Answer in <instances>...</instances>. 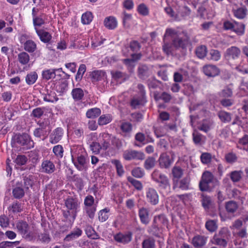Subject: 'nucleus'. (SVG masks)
<instances>
[{"label":"nucleus","instance_id":"1","mask_svg":"<svg viewBox=\"0 0 248 248\" xmlns=\"http://www.w3.org/2000/svg\"><path fill=\"white\" fill-rule=\"evenodd\" d=\"M168 36H170L173 38L172 45L175 48H184L188 43L187 37L184 33L178 32L173 29H166L164 37Z\"/></svg>","mask_w":248,"mask_h":248},{"label":"nucleus","instance_id":"2","mask_svg":"<svg viewBox=\"0 0 248 248\" xmlns=\"http://www.w3.org/2000/svg\"><path fill=\"white\" fill-rule=\"evenodd\" d=\"M65 206L66 211L63 212V216L66 218L72 217L74 220L80 210V202L75 197H68L65 200Z\"/></svg>","mask_w":248,"mask_h":248},{"label":"nucleus","instance_id":"3","mask_svg":"<svg viewBox=\"0 0 248 248\" xmlns=\"http://www.w3.org/2000/svg\"><path fill=\"white\" fill-rule=\"evenodd\" d=\"M152 179L159 184V186L161 189H167L170 188L169 180L167 176L160 173L157 170H155L151 175Z\"/></svg>","mask_w":248,"mask_h":248},{"label":"nucleus","instance_id":"4","mask_svg":"<svg viewBox=\"0 0 248 248\" xmlns=\"http://www.w3.org/2000/svg\"><path fill=\"white\" fill-rule=\"evenodd\" d=\"M123 157L126 161L132 160H142L145 158L144 153L141 151L132 149L126 150L123 152Z\"/></svg>","mask_w":248,"mask_h":248},{"label":"nucleus","instance_id":"5","mask_svg":"<svg viewBox=\"0 0 248 248\" xmlns=\"http://www.w3.org/2000/svg\"><path fill=\"white\" fill-rule=\"evenodd\" d=\"M213 179V176L211 172L209 171L204 172L202 174V180L199 184L201 190L207 191L209 190L211 187L210 185Z\"/></svg>","mask_w":248,"mask_h":248},{"label":"nucleus","instance_id":"6","mask_svg":"<svg viewBox=\"0 0 248 248\" xmlns=\"http://www.w3.org/2000/svg\"><path fill=\"white\" fill-rule=\"evenodd\" d=\"M168 224V220L164 215H159L155 216L154 219V223L153 228L155 231H153V234L156 236H159V232H156L159 228L162 226H167Z\"/></svg>","mask_w":248,"mask_h":248},{"label":"nucleus","instance_id":"7","mask_svg":"<svg viewBox=\"0 0 248 248\" xmlns=\"http://www.w3.org/2000/svg\"><path fill=\"white\" fill-rule=\"evenodd\" d=\"M16 140L18 143L27 149H30L34 146L33 140H31L30 136L26 133L17 135Z\"/></svg>","mask_w":248,"mask_h":248},{"label":"nucleus","instance_id":"8","mask_svg":"<svg viewBox=\"0 0 248 248\" xmlns=\"http://www.w3.org/2000/svg\"><path fill=\"white\" fill-rule=\"evenodd\" d=\"M38 124L39 127L34 130L33 134L36 137L41 138L43 137L45 138L50 130L49 126L45 122L39 123Z\"/></svg>","mask_w":248,"mask_h":248},{"label":"nucleus","instance_id":"9","mask_svg":"<svg viewBox=\"0 0 248 248\" xmlns=\"http://www.w3.org/2000/svg\"><path fill=\"white\" fill-rule=\"evenodd\" d=\"M146 198L147 201L152 205H156L159 202V195L156 190L153 188L146 189Z\"/></svg>","mask_w":248,"mask_h":248},{"label":"nucleus","instance_id":"10","mask_svg":"<svg viewBox=\"0 0 248 248\" xmlns=\"http://www.w3.org/2000/svg\"><path fill=\"white\" fill-rule=\"evenodd\" d=\"M127 49L128 47L126 46L122 50L123 53L125 56H128V55H131V58L124 59L123 60V62L130 69H132L135 66V62L140 58L141 56L140 54L130 53L128 54L126 52Z\"/></svg>","mask_w":248,"mask_h":248},{"label":"nucleus","instance_id":"11","mask_svg":"<svg viewBox=\"0 0 248 248\" xmlns=\"http://www.w3.org/2000/svg\"><path fill=\"white\" fill-rule=\"evenodd\" d=\"M241 53L240 49L234 46L227 48L224 53V57L227 60H235L239 58Z\"/></svg>","mask_w":248,"mask_h":248},{"label":"nucleus","instance_id":"12","mask_svg":"<svg viewBox=\"0 0 248 248\" xmlns=\"http://www.w3.org/2000/svg\"><path fill=\"white\" fill-rule=\"evenodd\" d=\"M56 170L54 164L50 160L46 159L42 161L40 171L47 174H51L55 171Z\"/></svg>","mask_w":248,"mask_h":248},{"label":"nucleus","instance_id":"13","mask_svg":"<svg viewBox=\"0 0 248 248\" xmlns=\"http://www.w3.org/2000/svg\"><path fill=\"white\" fill-rule=\"evenodd\" d=\"M63 130L62 128L58 127L51 133L49 136V142L52 144H56L62 139Z\"/></svg>","mask_w":248,"mask_h":248},{"label":"nucleus","instance_id":"14","mask_svg":"<svg viewBox=\"0 0 248 248\" xmlns=\"http://www.w3.org/2000/svg\"><path fill=\"white\" fill-rule=\"evenodd\" d=\"M202 70L204 74L210 77H214L219 73V69L216 66L212 64L204 66Z\"/></svg>","mask_w":248,"mask_h":248},{"label":"nucleus","instance_id":"15","mask_svg":"<svg viewBox=\"0 0 248 248\" xmlns=\"http://www.w3.org/2000/svg\"><path fill=\"white\" fill-rule=\"evenodd\" d=\"M75 167L80 171L86 169L87 167V162L84 155H80L79 156L72 159Z\"/></svg>","mask_w":248,"mask_h":248},{"label":"nucleus","instance_id":"16","mask_svg":"<svg viewBox=\"0 0 248 248\" xmlns=\"http://www.w3.org/2000/svg\"><path fill=\"white\" fill-rule=\"evenodd\" d=\"M114 240L120 243L124 244H127L131 241L132 239V234L127 233H118L114 235Z\"/></svg>","mask_w":248,"mask_h":248},{"label":"nucleus","instance_id":"17","mask_svg":"<svg viewBox=\"0 0 248 248\" xmlns=\"http://www.w3.org/2000/svg\"><path fill=\"white\" fill-rule=\"evenodd\" d=\"M173 160L171 159L169 155L166 153L161 155L159 158V163L162 168H168L172 163Z\"/></svg>","mask_w":248,"mask_h":248},{"label":"nucleus","instance_id":"18","mask_svg":"<svg viewBox=\"0 0 248 248\" xmlns=\"http://www.w3.org/2000/svg\"><path fill=\"white\" fill-rule=\"evenodd\" d=\"M139 215L141 222L145 224L149 222V211L147 208L142 207L139 210Z\"/></svg>","mask_w":248,"mask_h":248},{"label":"nucleus","instance_id":"19","mask_svg":"<svg viewBox=\"0 0 248 248\" xmlns=\"http://www.w3.org/2000/svg\"><path fill=\"white\" fill-rule=\"evenodd\" d=\"M43 100L47 102L54 103L57 101L58 98L54 91L47 90L46 93H42Z\"/></svg>","mask_w":248,"mask_h":248},{"label":"nucleus","instance_id":"20","mask_svg":"<svg viewBox=\"0 0 248 248\" xmlns=\"http://www.w3.org/2000/svg\"><path fill=\"white\" fill-rule=\"evenodd\" d=\"M16 228L18 231L23 235L28 236L29 227L25 221H19L16 223Z\"/></svg>","mask_w":248,"mask_h":248},{"label":"nucleus","instance_id":"21","mask_svg":"<svg viewBox=\"0 0 248 248\" xmlns=\"http://www.w3.org/2000/svg\"><path fill=\"white\" fill-rule=\"evenodd\" d=\"M36 32L39 37L40 40L44 43L48 42L51 39V34L43 30H38L35 28Z\"/></svg>","mask_w":248,"mask_h":248},{"label":"nucleus","instance_id":"22","mask_svg":"<svg viewBox=\"0 0 248 248\" xmlns=\"http://www.w3.org/2000/svg\"><path fill=\"white\" fill-rule=\"evenodd\" d=\"M104 23L105 26L109 30L116 28L118 24L116 19L111 16L106 17L104 21Z\"/></svg>","mask_w":248,"mask_h":248},{"label":"nucleus","instance_id":"23","mask_svg":"<svg viewBox=\"0 0 248 248\" xmlns=\"http://www.w3.org/2000/svg\"><path fill=\"white\" fill-rule=\"evenodd\" d=\"M245 25L242 23L234 21L233 27L231 31H233L238 35H243L245 33Z\"/></svg>","mask_w":248,"mask_h":248},{"label":"nucleus","instance_id":"24","mask_svg":"<svg viewBox=\"0 0 248 248\" xmlns=\"http://www.w3.org/2000/svg\"><path fill=\"white\" fill-rule=\"evenodd\" d=\"M71 95L73 99L76 101L81 100L84 97L83 90L80 88H75L71 92Z\"/></svg>","mask_w":248,"mask_h":248},{"label":"nucleus","instance_id":"25","mask_svg":"<svg viewBox=\"0 0 248 248\" xmlns=\"http://www.w3.org/2000/svg\"><path fill=\"white\" fill-rule=\"evenodd\" d=\"M84 150L79 145H74L71 147V154L72 159L76 158L80 155H83Z\"/></svg>","mask_w":248,"mask_h":248},{"label":"nucleus","instance_id":"26","mask_svg":"<svg viewBox=\"0 0 248 248\" xmlns=\"http://www.w3.org/2000/svg\"><path fill=\"white\" fill-rule=\"evenodd\" d=\"M62 71V68H59L58 69H48L46 70L43 71L42 72V76L43 78L48 80L49 79H51L52 78H54L55 77V72L56 71Z\"/></svg>","mask_w":248,"mask_h":248},{"label":"nucleus","instance_id":"27","mask_svg":"<svg viewBox=\"0 0 248 248\" xmlns=\"http://www.w3.org/2000/svg\"><path fill=\"white\" fill-rule=\"evenodd\" d=\"M247 9L245 7H240L233 10L234 16L238 19H243L247 14Z\"/></svg>","mask_w":248,"mask_h":248},{"label":"nucleus","instance_id":"28","mask_svg":"<svg viewBox=\"0 0 248 248\" xmlns=\"http://www.w3.org/2000/svg\"><path fill=\"white\" fill-rule=\"evenodd\" d=\"M82 233V231L80 229L75 228L66 236L65 240L67 241H71L81 236Z\"/></svg>","mask_w":248,"mask_h":248},{"label":"nucleus","instance_id":"29","mask_svg":"<svg viewBox=\"0 0 248 248\" xmlns=\"http://www.w3.org/2000/svg\"><path fill=\"white\" fill-rule=\"evenodd\" d=\"M206 242V239L203 236L197 235L192 239L193 245L195 247H201L204 246Z\"/></svg>","mask_w":248,"mask_h":248},{"label":"nucleus","instance_id":"30","mask_svg":"<svg viewBox=\"0 0 248 248\" xmlns=\"http://www.w3.org/2000/svg\"><path fill=\"white\" fill-rule=\"evenodd\" d=\"M37 78L38 75L36 72H31L26 77V82L28 85H32L36 82Z\"/></svg>","mask_w":248,"mask_h":248},{"label":"nucleus","instance_id":"31","mask_svg":"<svg viewBox=\"0 0 248 248\" xmlns=\"http://www.w3.org/2000/svg\"><path fill=\"white\" fill-rule=\"evenodd\" d=\"M101 110L97 108L89 109L86 112V115L87 118L93 119L98 117L101 114Z\"/></svg>","mask_w":248,"mask_h":248},{"label":"nucleus","instance_id":"32","mask_svg":"<svg viewBox=\"0 0 248 248\" xmlns=\"http://www.w3.org/2000/svg\"><path fill=\"white\" fill-rule=\"evenodd\" d=\"M110 209L108 208H105L98 212V218L99 221L104 222L106 221L109 216Z\"/></svg>","mask_w":248,"mask_h":248},{"label":"nucleus","instance_id":"33","mask_svg":"<svg viewBox=\"0 0 248 248\" xmlns=\"http://www.w3.org/2000/svg\"><path fill=\"white\" fill-rule=\"evenodd\" d=\"M24 48L28 52H33L36 49V44L32 40H28L24 43Z\"/></svg>","mask_w":248,"mask_h":248},{"label":"nucleus","instance_id":"34","mask_svg":"<svg viewBox=\"0 0 248 248\" xmlns=\"http://www.w3.org/2000/svg\"><path fill=\"white\" fill-rule=\"evenodd\" d=\"M101 137L103 140L102 145H101V149L103 150H107L109 146V140L110 136L108 133H102Z\"/></svg>","mask_w":248,"mask_h":248},{"label":"nucleus","instance_id":"35","mask_svg":"<svg viewBox=\"0 0 248 248\" xmlns=\"http://www.w3.org/2000/svg\"><path fill=\"white\" fill-rule=\"evenodd\" d=\"M232 86H226L220 93V96L223 97H231L232 95Z\"/></svg>","mask_w":248,"mask_h":248},{"label":"nucleus","instance_id":"36","mask_svg":"<svg viewBox=\"0 0 248 248\" xmlns=\"http://www.w3.org/2000/svg\"><path fill=\"white\" fill-rule=\"evenodd\" d=\"M154 98L156 101L163 100L165 102H168L170 100L171 96L169 94L166 93H163L161 94L155 93Z\"/></svg>","mask_w":248,"mask_h":248},{"label":"nucleus","instance_id":"37","mask_svg":"<svg viewBox=\"0 0 248 248\" xmlns=\"http://www.w3.org/2000/svg\"><path fill=\"white\" fill-rule=\"evenodd\" d=\"M225 208L228 213H233L237 209L238 205L236 202L231 201L226 202Z\"/></svg>","mask_w":248,"mask_h":248},{"label":"nucleus","instance_id":"38","mask_svg":"<svg viewBox=\"0 0 248 248\" xmlns=\"http://www.w3.org/2000/svg\"><path fill=\"white\" fill-rule=\"evenodd\" d=\"M111 163L115 166L118 175L119 176L123 175L124 173V170L120 161L116 159L112 160L111 161Z\"/></svg>","mask_w":248,"mask_h":248},{"label":"nucleus","instance_id":"39","mask_svg":"<svg viewBox=\"0 0 248 248\" xmlns=\"http://www.w3.org/2000/svg\"><path fill=\"white\" fill-rule=\"evenodd\" d=\"M211 126L212 123L211 121L205 120L202 122V124L198 126V128L199 130L206 133L211 129Z\"/></svg>","mask_w":248,"mask_h":248},{"label":"nucleus","instance_id":"40","mask_svg":"<svg viewBox=\"0 0 248 248\" xmlns=\"http://www.w3.org/2000/svg\"><path fill=\"white\" fill-rule=\"evenodd\" d=\"M111 120L112 118L110 114L102 115L99 118L98 123L100 125H103L108 124Z\"/></svg>","mask_w":248,"mask_h":248},{"label":"nucleus","instance_id":"41","mask_svg":"<svg viewBox=\"0 0 248 248\" xmlns=\"http://www.w3.org/2000/svg\"><path fill=\"white\" fill-rule=\"evenodd\" d=\"M212 242L214 244L217 245L222 247H225L227 245V242L226 239L220 237L217 235H215L212 240Z\"/></svg>","mask_w":248,"mask_h":248},{"label":"nucleus","instance_id":"42","mask_svg":"<svg viewBox=\"0 0 248 248\" xmlns=\"http://www.w3.org/2000/svg\"><path fill=\"white\" fill-rule=\"evenodd\" d=\"M18 60L21 64L25 65L29 62L30 56L26 52H23L18 55Z\"/></svg>","mask_w":248,"mask_h":248},{"label":"nucleus","instance_id":"43","mask_svg":"<svg viewBox=\"0 0 248 248\" xmlns=\"http://www.w3.org/2000/svg\"><path fill=\"white\" fill-rule=\"evenodd\" d=\"M93 16L90 12L84 13L81 16V22L83 24H89L92 21Z\"/></svg>","mask_w":248,"mask_h":248},{"label":"nucleus","instance_id":"44","mask_svg":"<svg viewBox=\"0 0 248 248\" xmlns=\"http://www.w3.org/2000/svg\"><path fill=\"white\" fill-rule=\"evenodd\" d=\"M196 54L199 58H203L207 54L206 47L205 46H201L198 47L196 50Z\"/></svg>","mask_w":248,"mask_h":248},{"label":"nucleus","instance_id":"45","mask_svg":"<svg viewBox=\"0 0 248 248\" xmlns=\"http://www.w3.org/2000/svg\"><path fill=\"white\" fill-rule=\"evenodd\" d=\"M186 71L180 69L178 72H175L173 75L174 81L176 82H181L183 80V76L186 75Z\"/></svg>","mask_w":248,"mask_h":248},{"label":"nucleus","instance_id":"46","mask_svg":"<svg viewBox=\"0 0 248 248\" xmlns=\"http://www.w3.org/2000/svg\"><path fill=\"white\" fill-rule=\"evenodd\" d=\"M86 67L85 64H80L78 71L77 73V75L76 76V80L77 81H80L81 79L82 78L83 75H84V73L86 72Z\"/></svg>","mask_w":248,"mask_h":248},{"label":"nucleus","instance_id":"47","mask_svg":"<svg viewBox=\"0 0 248 248\" xmlns=\"http://www.w3.org/2000/svg\"><path fill=\"white\" fill-rule=\"evenodd\" d=\"M53 152L58 158H62L63 155V149L62 145H57L54 146Z\"/></svg>","mask_w":248,"mask_h":248},{"label":"nucleus","instance_id":"48","mask_svg":"<svg viewBox=\"0 0 248 248\" xmlns=\"http://www.w3.org/2000/svg\"><path fill=\"white\" fill-rule=\"evenodd\" d=\"M243 172L241 170H235L232 171L230 174L231 180L233 182H237L240 181L242 177Z\"/></svg>","mask_w":248,"mask_h":248},{"label":"nucleus","instance_id":"49","mask_svg":"<svg viewBox=\"0 0 248 248\" xmlns=\"http://www.w3.org/2000/svg\"><path fill=\"white\" fill-rule=\"evenodd\" d=\"M225 159L227 163L232 164L237 161V156L235 153L230 152L225 155Z\"/></svg>","mask_w":248,"mask_h":248},{"label":"nucleus","instance_id":"50","mask_svg":"<svg viewBox=\"0 0 248 248\" xmlns=\"http://www.w3.org/2000/svg\"><path fill=\"white\" fill-rule=\"evenodd\" d=\"M205 227L206 228L211 232L215 231L217 228V222L213 220H208L206 222Z\"/></svg>","mask_w":248,"mask_h":248},{"label":"nucleus","instance_id":"51","mask_svg":"<svg viewBox=\"0 0 248 248\" xmlns=\"http://www.w3.org/2000/svg\"><path fill=\"white\" fill-rule=\"evenodd\" d=\"M218 117L221 121L227 123L231 120V116L230 113L226 111H221L218 113Z\"/></svg>","mask_w":248,"mask_h":248},{"label":"nucleus","instance_id":"52","mask_svg":"<svg viewBox=\"0 0 248 248\" xmlns=\"http://www.w3.org/2000/svg\"><path fill=\"white\" fill-rule=\"evenodd\" d=\"M155 159L153 157H150L145 160L144 166L146 170H150L155 166Z\"/></svg>","mask_w":248,"mask_h":248},{"label":"nucleus","instance_id":"53","mask_svg":"<svg viewBox=\"0 0 248 248\" xmlns=\"http://www.w3.org/2000/svg\"><path fill=\"white\" fill-rule=\"evenodd\" d=\"M27 157L24 155H18L14 160V162L18 166L25 165L27 161Z\"/></svg>","mask_w":248,"mask_h":248},{"label":"nucleus","instance_id":"54","mask_svg":"<svg viewBox=\"0 0 248 248\" xmlns=\"http://www.w3.org/2000/svg\"><path fill=\"white\" fill-rule=\"evenodd\" d=\"M38 239L42 242L45 243H48L51 240V237L48 232H45L43 233H41L38 235Z\"/></svg>","mask_w":248,"mask_h":248},{"label":"nucleus","instance_id":"55","mask_svg":"<svg viewBox=\"0 0 248 248\" xmlns=\"http://www.w3.org/2000/svg\"><path fill=\"white\" fill-rule=\"evenodd\" d=\"M200 158L203 164H208L211 161L212 155L210 153H203L201 155Z\"/></svg>","mask_w":248,"mask_h":248},{"label":"nucleus","instance_id":"56","mask_svg":"<svg viewBox=\"0 0 248 248\" xmlns=\"http://www.w3.org/2000/svg\"><path fill=\"white\" fill-rule=\"evenodd\" d=\"M34 176L32 175L25 177L24 179V186L26 188L28 189L32 186L34 184Z\"/></svg>","mask_w":248,"mask_h":248},{"label":"nucleus","instance_id":"57","mask_svg":"<svg viewBox=\"0 0 248 248\" xmlns=\"http://www.w3.org/2000/svg\"><path fill=\"white\" fill-rule=\"evenodd\" d=\"M144 103L143 96L139 98L134 97L131 102V105L134 108H137L139 106L142 105Z\"/></svg>","mask_w":248,"mask_h":248},{"label":"nucleus","instance_id":"58","mask_svg":"<svg viewBox=\"0 0 248 248\" xmlns=\"http://www.w3.org/2000/svg\"><path fill=\"white\" fill-rule=\"evenodd\" d=\"M172 174L174 178L179 179L182 176L183 171L180 167L175 166L172 170Z\"/></svg>","mask_w":248,"mask_h":248},{"label":"nucleus","instance_id":"59","mask_svg":"<svg viewBox=\"0 0 248 248\" xmlns=\"http://www.w3.org/2000/svg\"><path fill=\"white\" fill-rule=\"evenodd\" d=\"M201 202L203 207L205 209L209 208L212 202L210 197L204 195H202Z\"/></svg>","mask_w":248,"mask_h":248},{"label":"nucleus","instance_id":"60","mask_svg":"<svg viewBox=\"0 0 248 248\" xmlns=\"http://www.w3.org/2000/svg\"><path fill=\"white\" fill-rule=\"evenodd\" d=\"M132 174L135 177L141 178L144 175V171L141 168L136 167L132 170Z\"/></svg>","mask_w":248,"mask_h":248},{"label":"nucleus","instance_id":"61","mask_svg":"<svg viewBox=\"0 0 248 248\" xmlns=\"http://www.w3.org/2000/svg\"><path fill=\"white\" fill-rule=\"evenodd\" d=\"M210 59L213 61H217L221 57L220 52L217 50L212 49L209 52Z\"/></svg>","mask_w":248,"mask_h":248},{"label":"nucleus","instance_id":"62","mask_svg":"<svg viewBox=\"0 0 248 248\" xmlns=\"http://www.w3.org/2000/svg\"><path fill=\"white\" fill-rule=\"evenodd\" d=\"M165 38L166 37H164L163 38L164 45H163L162 46L163 50L167 55H170L172 53V51L173 50V47L171 44L165 42Z\"/></svg>","mask_w":248,"mask_h":248},{"label":"nucleus","instance_id":"63","mask_svg":"<svg viewBox=\"0 0 248 248\" xmlns=\"http://www.w3.org/2000/svg\"><path fill=\"white\" fill-rule=\"evenodd\" d=\"M84 210L85 211L86 214L88 215V217L91 218L93 219L95 215V213L96 210V207L93 206H90V207H84Z\"/></svg>","mask_w":248,"mask_h":248},{"label":"nucleus","instance_id":"64","mask_svg":"<svg viewBox=\"0 0 248 248\" xmlns=\"http://www.w3.org/2000/svg\"><path fill=\"white\" fill-rule=\"evenodd\" d=\"M155 241L152 238H148L142 242V248H154Z\"/></svg>","mask_w":248,"mask_h":248}]
</instances>
